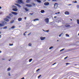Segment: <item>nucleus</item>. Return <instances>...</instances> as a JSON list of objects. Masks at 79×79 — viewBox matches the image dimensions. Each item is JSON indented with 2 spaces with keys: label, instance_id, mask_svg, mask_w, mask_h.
I'll return each mask as SVG.
<instances>
[{
  "label": "nucleus",
  "instance_id": "de8ad7c7",
  "mask_svg": "<svg viewBox=\"0 0 79 79\" xmlns=\"http://www.w3.org/2000/svg\"><path fill=\"white\" fill-rule=\"evenodd\" d=\"M77 1H75V2H74V3H77Z\"/></svg>",
  "mask_w": 79,
  "mask_h": 79
},
{
  "label": "nucleus",
  "instance_id": "603ef678",
  "mask_svg": "<svg viewBox=\"0 0 79 79\" xmlns=\"http://www.w3.org/2000/svg\"><path fill=\"white\" fill-rule=\"evenodd\" d=\"M2 60H5V59H2Z\"/></svg>",
  "mask_w": 79,
  "mask_h": 79
},
{
  "label": "nucleus",
  "instance_id": "412c9836",
  "mask_svg": "<svg viewBox=\"0 0 79 79\" xmlns=\"http://www.w3.org/2000/svg\"><path fill=\"white\" fill-rule=\"evenodd\" d=\"M77 23L78 24H79V19L77 20Z\"/></svg>",
  "mask_w": 79,
  "mask_h": 79
},
{
  "label": "nucleus",
  "instance_id": "bb28decb",
  "mask_svg": "<svg viewBox=\"0 0 79 79\" xmlns=\"http://www.w3.org/2000/svg\"><path fill=\"white\" fill-rule=\"evenodd\" d=\"M14 22V20H12V21H11L10 22V23H13Z\"/></svg>",
  "mask_w": 79,
  "mask_h": 79
},
{
  "label": "nucleus",
  "instance_id": "5fc2aeb1",
  "mask_svg": "<svg viewBox=\"0 0 79 79\" xmlns=\"http://www.w3.org/2000/svg\"><path fill=\"white\" fill-rule=\"evenodd\" d=\"M69 5H71V4H69Z\"/></svg>",
  "mask_w": 79,
  "mask_h": 79
},
{
  "label": "nucleus",
  "instance_id": "a19ab883",
  "mask_svg": "<svg viewBox=\"0 0 79 79\" xmlns=\"http://www.w3.org/2000/svg\"><path fill=\"white\" fill-rule=\"evenodd\" d=\"M54 18H56V16H55L54 17Z\"/></svg>",
  "mask_w": 79,
  "mask_h": 79
},
{
  "label": "nucleus",
  "instance_id": "680f3d73",
  "mask_svg": "<svg viewBox=\"0 0 79 79\" xmlns=\"http://www.w3.org/2000/svg\"><path fill=\"white\" fill-rule=\"evenodd\" d=\"M71 21H72V19H70Z\"/></svg>",
  "mask_w": 79,
  "mask_h": 79
},
{
  "label": "nucleus",
  "instance_id": "69168bd1",
  "mask_svg": "<svg viewBox=\"0 0 79 79\" xmlns=\"http://www.w3.org/2000/svg\"><path fill=\"white\" fill-rule=\"evenodd\" d=\"M9 60V61H10V60Z\"/></svg>",
  "mask_w": 79,
  "mask_h": 79
},
{
  "label": "nucleus",
  "instance_id": "473e14b6",
  "mask_svg": "<svg viewBox=\"0 0 79 79\" xmlns=\"http://www.w3.org/2000/svg\"><path fill=\"white\" fill-rule=\"evenodd\" d=\"M62 34H63V33L60 34L59 35V37H61V35H62Z\"/></svg>",
  "mask_w": 79,
  "mask_h": 79
},
{
  "label": "nucleus",
  "instance_id": "1a4fd4ad",
  "mask_svg": "<svg viewBox=\"0 0 79 79\" xmlns=\"http://www.w3.org/2000/svg\"><path fill=\"white\" fill-rule=\"evenodd\" d=\"M4 20L6 21L7 22H8L9 21V20L8 19L5 18L4 19Z\"/></svg>",
  "mask_w": 79,
  "mask_h": 79
},
{
  "label": "nucleus",
  "instance_id": "2eb2a0df",
  "mask_svg": "<svg viewBox=\"0 0 79 79\" xmlns=\"http://www.w3.org/2000/svg\"><path fill=\"white\" fill-rule=\"evenodd\" d=\"M65 27H70V25H65Z\"/></svg>",
  "mask_w": 79,
  "mask_h": 79
},
{
  "label": "nucleus",
  "instance_id": "f8f14e48",
  "mask_svg": "<svg viewBox=\"0 0 79 79\" xmlns=\"http://www.w3.org/2000/svg\"><path fill=\"white\" fill-rule=\"evenodd\" d=\"M15 5H17V6H19V8L21 7V6H20V5L18 4H15Z\"/></svg>",
  "mask_w": 79,
  "mask_h": 79
},
{
  "label": "nucleus",
  "instance_id": "864d4df0",
  "mask_svg": "<svg viewBox=\"0 0 79 79\" xmlns=\"http://www.w3.org/2000/svg\"><path fill=\"white\" fill-rule=\"evenodd\" d=\"M9 76H10V73H9Z\"/></svg>",
  "mask_w": 79,
  "mask_h": 79
},
{
  "label": "nucleus",
  "instance_id": "bf43d9fd",
  "mask_svg": "<svg viewBox=\"0 0 79 79\" xmlns=\"http://www.w3.org/2000/svg\"><path fill=\"white\" fill-rule=\"evenodd\" d=\"M26 32H27V31H26V32H25V33H26Z\"/></svg>",
  "mask_w": 79,
  "mask_h": 79
},
{
  "label": "nucleus",
  "instance_id": "9b49d317",
  "mask_svg": "<svg viewBox=\"0 0 79 79\" xmlns=\"http://www.w3.org/2000/svg\"><path fill=\"white\" fill-rule=\"evenodd\" d=\"M26 6H29L30 7H31V6H32V5H31V4H27L26 5Z\"/></svg>",
  "mask_w": 79,
  "mask_h": 79
},
{
  "label": "nucleus",
  "instance_id": "338daca9",
  "mask_svg": "<svg viewBox=\"0 0 79 79\" xmlns=\"http://www.w3.org/2000/svg\"><path fill=\"white\" fill-rule=\"evenodd\" d=\"M49 1H50V0H48Z\"/></svg>",
  "mask_w": 79,
  "mask_h": 79
},
{
  "label": "nucleus",
  "instance_id": "f704fd0d",
  "mask_svg": "<svg viewBox=\"0 0 79 79\" xmlns=\"http://www.w3.org/2000/svg\"><path fill=\"white\" fill-rule=\"evenodd\" d=\"M64 50V48L62 49V50H60V52H61V51H63V50Z\"/></svg>",
  "mask_w": 79,
  "mask_h": 79
},
{
  "label": "nucleus",
  "instance_id": "6e6d98bb",
  "mask_svg": "<svg viewBox=\"0 0 79 79\" xmlns=\"http://www.w3.org/2000/svg\"><path fill=\"white\" fill-rule=\"evenodd\" d=\"M2 53V51H0V53Z\"/></svg>",
  "mask_w": 79,
  "mask_h": 79
},
{
  "label": "nucleus",
  "instance_id": "0eeeda50",
  "mask_svg": "<svg viewBox=\"0 0 79 79\" xmlns=\"http://www.w3.org/2000/svg\"><path fill=\"white\" fill-rule=\"evenodd\" d=\"M44 5L46 6L49 5V3L48 2H46L44 3Z\"/></svg>",
  "mask_w": 79,
  "mask_h": 79
},
{
  "label": "nucleus",
  "instance_id": "4468645a",
  "mask_svg": "<svg viewBox=\"0 0 79 79\" xmlns=\"http://www.w3.org/2000/svg\"><path fill=\"white\" fill-rule=\"evenodd\" d=\"M41 13H45V11H44V10H42L41 11Z\"/></svg>",
  "mask_w": 79,
  "mask_h": 79
},
{
  "label": "nucleus",
  "instance_id": "052dcab7",
  "mask_svg": "<svg viewBox=\"0 0 79 79\" xmlns=\"http://www.w3.org/2000/svg\"><path fill=\"white\" fill-rule=\"evenodd\" d=\"M58 41H59V40H57V42H58Z\"/></svg>",
  "mask_w": 79,
  "mask_h": 79
},
{
  "label": "nucleus",
  "instance_id": "c756f323",
  "mask_svg": "<svg viewBox=\"0 0 79 79\" xmlns=\"http://www.w3.org/2000/svg\"><path fill=\"white\" fill-rule=\"evenodd\" d=\"M7 28V27L5 26L4 27L3 29H6Z\"/></svg>",
  "mask_w": 79,
  "mask_h": 79
},
{
  "label": "nucleus",
  "instance_id": "13d9d810",
  "mask_svg": "<svg viewBox=\"0 0 79 79\" xmlns=\"http://www.w3.org/2000/svg\"><path fill=\"white\" fill-rule=\"evenodd\" d=\"M47 32H48V30H47Z\"/></svg>",
  "mask_w": 79,
  "mask_h": 79
},
{
  "label": "nucleus",
  "instance_id": "7ed1b4c3",
  "mask_svg": "<svg viewBox=\"0 0 79 79\" xmlns=\"http://www.w3.org/2000/svg\"><path fill=\"white\" fill-rule=\"evenodd\" d=\"M45 22L47 23H49V20L48 19V18L45 19Z\"/></svg>",
  "mask_w": 79,
  "mask_h": 79
},
{
  "label": "nucleus",
  "instance_id": "58836bf2",
  "mask_svg": "<svg viewBox=\"0 0 79 79\" xmlns=\"http://www.w3.org/2000/svg\"><path fill=\"white\" fill-rule=\"evenodd\" d=\"M68 56H67V57H65L64 59V60H65V59H66V58H68Z\"/></svg>",
  "mask_w": 79,
  "mask_h": 79
},
{
  "label": "nucleus",
  "instance_id": "72a5a7b5",
  "mask_svg": "<svg viewBox=\"0 0 79 79\" xmlns=\"http://www.w3.org/2000/svg\"><path fill=\"white\" fill-rule=\"evenodd\" d=\"M10 68H9L7 69V71H10Z\"/></svg>",
  "mask_w": 79,
  "mask_h": 79
},
{
  "label": "nucleus",
  "instance_id": "dca6fc26",
  "mask_svg": "<svg viewBox=\"0 0 79 79\" xmlns=\"http://www.w3.org/2000/svg\"><path fill=\"white\" fill-rule=\"evenodd\" d=\"M33 21H39V19H34Z\"/></svg>",
  "mask_w": 79,
  "mask_h": 79
},
{
  "label": "nucleus",
  "instance_id": "4d7b16f0",
  "mask_svg": "<svg viewBox=\"0 0 79 79\" xmlns=\"http://www.w3.org/2000/svg\"><path fill=\"white\" fill-rule=\"evenodd\" d=\"M1 36H2V35H0V38H1Z\"/></svg>",
  "mask_w": 79,
  "mask_h": 79
},
{
  "label": "nucleus",
  "instance_id": "6e6552de",
  "mask_svg": "<svg viewBox=\"0 0 79 79\" xmlns=\"http://www.w3.org/2000/svg\"><path fill=\"white\" fill-rule=\"evenodd\" d=\"M18 2L19 3H23V2L22 0H18Z\"/></svg>",
  "mask_w": 79,
  "mask_h": 79
},
{
  "label": "nucleus",
  "instance_id": "e433bc0d",
  "mask_svg": "<svg viewBox=\"0 0 79 79\" xmlns=\"http://www.w3.org/2000/svg\"><path fill=\"white\" fill-rule=\"evenodd\" d=\"M70 64L69 63H67L65 64H66V65H68V64Z\"/></svg>",
  "mask_w": 79,
  "mask_h": 79
},
{
  "label": "nucleus",
  "instance_id": "b1692460",
  "mask_svg": "<svg viewBox=\"0 0 79 79\" xmlns=\"http://www.w3.org/2000/svg\"><path fill=\"white\" fill-rule=\"evenodd\" d=\"M32 59H31L29 60V62H31L32 61Z\"/></svg>",
  "mask_w": 79,
  "mask_h": 79
},
{
  "label": "nucleus",
  "instance_id": "c03bdc74",
  "mask_svg": "<svg viewBox=\"0 0 79 79\" xmlns=\"http://www.w3.org/2000/svg\"><path fill=\"white\" fill-rule=\"evenodd\" d=\"M60 12H57V14H60Z\"/></svg>",
  "mask_w": 79,
  "mask_h": 79
},
{
  "label": "nucleus",
  "instance_id": "5701e85b",
  "mask_svg": "<svg viewBox=\"0 0 79 79\" xmlns=\"http://www.w3.org/2000/svg\"><path fill=\"white\" fill-rule=\"evenodd\" d=\"M52 48H53V46H51L49 48V50H51Z\"/></svg>",
  "mask_w": 79,
  "mask_h": 79
},
{
  "label": "nucleus",
  "instance_id": "79ce46f5",
  "mask_svg": "<svg viewBox=\"0 0 79 79\" xmlns=\"http://www.w3.org/2000/svg\"><path fill=\"white\" fill-rule=\"evenodd\" d=\"M23 35H26V34H25V33H23Z\"/></svg>",
  "mask_w": 79,
  "mask_h": 79
},
{
  "label": "nucleus",
  "instance_id": "a18cd8bd",
  "mask_svg": "<svg viewBox=\"0 0 79 79\" xmlns=\"http://www.w3.org/2000/svg\"><path fill=\"white\" fill-rule=\"evenodd\" d=\"M30 34H31V33H29V34H28V35H30Z\"/></svg>",
  "mask_w": 79,
  "mask_h": 79
},
{
  "label": "nucleus",
  "instance_id": "a878e982",
  "mask_svg": "<svg viewBox=\"0 0 79 79\" xmlns=\"http://www.w3.org/2000/svg\"><path fill=\"white\" fill-rule=\"evenodd\" d=\"M66 35L67 37H69V35H68V34H66Z\"/></svg>",
  "mask_w": 79,
  "mask_h": 79
},
{
  "label": "nucleus",
  "instance_id": "c9c22d12",
  "mask_svg": "<svg viewBox=\"0 0 79 79\" xmlns=\"http://www.w3.org/2000/svg\"><path fill=\"white\" fill-rule=\"evenodd\" d=\"M77 8H79V5H77Z\"/></svg>",
  "mask_w": 79,
  "mask_h": 79
},
{
  "label": "nucleus",
  "instance_id": "7c9ffc66",
  "mask_svg": "<svg viewBox=\"0 0 79 79\" xmlns=\"http://www.w3.org/2000/svg\"><path fill=\"white\" fill-rule=\"evenodd\" d=\"M31 45H32V44H31V43H29V46H31Z\"/></svg>",
  "mask_w": 79,
  "mask_h": 79
},
{
  "label": "nucleus",
  "instance_id": "f257e3e1",
  "mask_svg": "<svg viewBox=\"0 0 79 79\" xmlns=\"http://www.w3.org/2000/svg\"><path fill=\"white\" fill-rule=\"evenodd\" d=\"M5 24H6V22L4 21L2 22V23H0V27H2V26H4Z\"/></svg>",
  "mask_w": 79,
  "mask_h": 79
},
{
  "label": "nucleus",
  "instance_id": "a211bd4d",
  "mask_svg": "<svg viewBox=\"0 0 79 79\" xmlns=\"http://www.w3.org/2000/svg\"><path fill=\"white\" fill-rule=\"evenodd\" d=\"M36 1L38 3H41V1L40 0H37Z\"/></svg>",
  "mask_w": 79,
  "mask_h": 79
},
{
  "label": "nucleus",
  "instance_id": "aec40b11",
  "mask_svg": "<svg viewBox=\"0 0 79 79\" xmlns=\"http://www.w3.org/2000/svg\"><path fill=\"white\" fill-rule=\"evenodd\" d=\"M25 10L26 11H29V10L27 9V8H25Z\"/></svg>",
  "mask_w": 79,
  "mask_h": 79
},
{
  "label": "nucleus",
  "instance_id": "20e7f679",
  "mask_svg": "<svg viewBox=\"0 0 79 79\" xmlns=\"http://www.w3.org/2000/svg\"><path fill=\"white\" fill-rule=\"evenodd\" d=\"M58 7V3H55L54 4V8H56Z\"/></svg>",
  "mask_w": 79,
  "mask_h": 79
},
{
  "label": "nucleus",
  "instance_id": "8fccbe9b",
  "mask_svg": "<svg viewBox=\"0 0 79 79\" xmlns=\"http://www.w3.org/2000/svg\"><path fill=\"white\" fill-rule=\"evenodd\" d=\"M57 14H58L57 13H56L55 15H57Z\"/></svg>",
  "mask_w": 79,
  "mask_h": 79
},
{
  "label": "nucleus",
  "instance_id": "f03ea898",
  "mask_svg": "<svg viewBox=\"0 0 79 79\" xmlns=\"http://www.w3.org/2000/svg\"><path fill=\"white\" fill-rule=\"evenodd\" d=\"M12 7L15 8H13L12 9L13 11H18V9H17V7H16V6H13Z\"/></svg>",
  "mask_w": 79,
  "mask_h": 79
},
{
  "label": "nucleus",
  "instance_id": "393cba45",
  "mask_svg": "<svg viewBox=\"0 0 79 79\" xmlns=\"http://www.w3.org/2000/svg\"><path fill=\"white\" fill-rule=\"evenodd\" d=\"M31 4H32V5H33V6H35V4L33 3H31Z\"/></svg>",
  "mask_w": 79,
  "mask_h": 79
},
{
  "label": "nucleus",
  "instance_id": "6ab92c4d",
  "mask_svg": "<svg viewBox=\"0 0 79 79\" xmlns=\"http://www.w3.org/2000/svg\"><path fill=\"white\" fill-rule=\"evenodd\" d=\"M6 18H8V19H11V17H10L9 16H7Z\"/></svg>",
  "mask_w": 79,
  "mask_h": 79
},
{
  "label": "nucleus",
  "instance_id": "37998d69",
  "mask_svg": "<svg viewBox=\"0 0 79 79\" xmlns=\"http://www.w3.org/2000/svg\"><path fill=\"white\" fill-rule=\"evenodd\" d=\"M56 63H54V64H52V65H54L55 64H56Z\"/></svg>",
  "mask_w": 79,
  "mask_h": 79
},
{
  "label": "nucleus",
  "instance_id": "cd10ccee",
  "mask_svg": "<svg viewBox=\"0 0 79 79\" xmlns=\"http://www.w3.org/2000/svg\"><path fill=\"white\" fill-rule=\"evenodd\" d=\"M9 15L10 16H11V17L13 16V15L12 14H10Z\"/></svg>",
  "mask_w": 79,
  "mask_h": 79
},
{
  "label": "nucleus",
  "instance_id": "3c124183",
  "mask_svg": "<svg viewBox=\"0 0 79 79\" xmlns=\"http://www.w3.org/2000/svg\"><path fill=\"white\" fill-rule=\"evenodd\" d=\"M0 9H2V7L0 6Z\"/></svg>",
  "mask_w": 79,
  "mask_h": 79
},
{
  "label": "nucleus",
  "instance_id": "4c0bfd02",
  "mask_svg": "<svg viewBox=\"0 0 79 79\" xmlns=\"http://www.w3.org/2000/svg\"><path fill=\"white\" fill-rule=\"evenodd\" d=\"M39 70H40V69H38L37 70H36V72H37V71H39Z\"/></svg>",
  "mask_w": 79,
  "mask_h": 79
},
{
  "label": "nucleus",
  "instance_id": "ea45409f",
  "mask_svg": "<svg viewBox=\"0 0 79 79\" xmlns=\"http://www.w3.org/2000/svg\"><path fill=\"white\" fill-rule=\"evenodd\" d=\"M26 18H27L26 17H25L24 18V19H26Z\"/></svg>",
  "mask_w": 79,
  "mask_h": 79
},
{
  "label": "nucleus",
  "instance_id": "ddd939ff",
  "mask_svg": "<svg viewBox=\"0 0 79 79\" xmlns=\"http://www.w3.org/2000/svg\"><path fill=\"white\" fill-rule=\"evenodd\" d=\"M22 20V18H19L18 19V20L19 21H21Z\"/></svg>",
  "mask_w": 79,
  "mask_h": 79
},
{
  "label": "nucleus",
  "instance_id": "49530a36",
  "mask_svg": "<svg viewBox=\"0 0 79 79\" xmlns=\"http://www.w3.org/2000/svg\"><path fill=\"white\" fill-rule=\"evenodd\" d=\"M21 79H24V77H23V78H21Z\"/></svg>",
  "mask_w": 79,
  "mask_h": 79
},
{
  "label": "nucleus",
  "instance_id": "09e8293b",
  "mask_svg": "<svg viewBox=\"0 0 79 79\" xmlns=\"http://www.w3.org/2000/svg\"><path fill=\"white\" fill-rule=\"evenodd\" d=\"M56 0H52L53 2H55V1H56Z\"/></svg>",
  "mask_w": 79,
  "mask_h": 79
},
{
  "label": "nucleus",
  "instance_id": "9d476101",
  "mask_svg": "<svg viewBox=\"0 0 79 79\" xmlns=\"http://www.w3.org/2000/svg\"><path fill=\"white\" fill-rule=\"evenodd\" d=\"M45 37H40V39L41 40H45Z\"/></svg>",
  "mask_w": 79,
  "mask_h": 79
},
{
  "label": "nucleus",
  "instance_id": "774afa93",
  "mask_svg": "<svg viewBox=\"0 0 79 79\" xmlns=\"http://www.w3.org/2000/svg\"><path fill=\"white\" fill-rule=\"evenodd\" d=\"M1 13H0V14H1Z\"/></svg>",
  "mask_w": 79,
  "mask_h": 79
},
{
  "label": "nucleus",
  "instance_id": "f3484780",
  "mask_svg": "<svg viewBox=\"0 0 79 79\" xmlns=\"http://www.w3.org/2000/svg\"><path fill=\"white\" fill-rule=\"evenodd\" d=\"M31 0H27L26 2L27 3H29Z\"/></svg>",
  "mask_w": 79,
  "mask_h": 79
},
{
  "label": "nucleus",
  "instance_id": "423d86ee",
  "mask_svg": "<svg viewBox=\"0 0 79 79\" xmlns=\"http://www.w3.org/2000/svg\"><path fill=\"white\" fill-rule=\"evenodd\" d=\"M11 13L13 15H18V13L15 12H11Z\"/></svg>",
  "mask_w": 79,
  "mask_h": 79
},
{
  "label": "nucleus",
  "instance_id": "0e129e2a",
  "mask_svg": "<svg viewBox=\"0 0 79 79\" xmlns=\"http://www.w3.org/2000/svg\"><path fill=\"white\" fill-rule=\"evenodd\" d=\"M0 34H1V32L0 31Z\"/></svg>",
  "mask_w": 79,
  "mask_h": 79
},
{
  "label": "nucleus",
  "instance_id": "2f4dec72",
  "mask_svg": "<svg viewBox=\"0 0 79 79\" xmlns=\"http://www.w3.org/2000/svg\"><path fill=\"white\" fill-rule=\"evenodd\" d=\"M41 75H40L38 77V78H40V77L41 76Z\"/></svg>",
  "mask_w": 79,
  "mask_h": 79
},
{
  "label": "nucleus",
  "instance_id": "4be33fe9",
  "mask_svg": "<svg viewBox=\"0 0 79 79\" xmlns=\"http://www.w3.org/2000/svg\"><path fill=\"white\" fill-rule=\"evenodd\" d=\"M15 26H12L11 27V29H14V28H15Z\"/></svg>",
  "mask_w": 79,
  "mask_h": 79
},
{
  "label": "nucleus",
  "instance_id": "e2e57ef3",
  "mask_svg": "<svg viewBox=\"0 0 79 79\" xmlns=\"http://www.w3.org/2000/svg\"><path fill=\"white\" fill-rule=\"evenodd\" d=\"M78 35H79V33L78 34Z\"/></svg>",
  "mask_w": 79,
  "mask_h": 79
},
{
  "label": "nucleus",
  "instance_id": "39448f33",
  "mask_svg": "<svg viewBox=\"0 0 79 79\" xmlns=\"http://www.w3.org/2000/svg\"><path fill=\"white\" fill-rule=\"evenodd\" d=\"M64 14L65 15H69V12L68 11H65L64 12Z\"/></svg>",
  "mask_w": 79,
  "mask_h": 79
},
{
  "label": "nucleus",
  "instance_id": "c85d7f7f",
  "mask_svg": "<svg viewBox=\"0 0 79 79\" xmlns=\"http://www.w3.org/2000/svg\"><path fill=\"white\" fill-rule=\"evenodd\" d=\"M13 44H9L10 46H12V45H13Z\"/></svg>",
  "mask_w": 79,
  "mask_h": 79
}]
</instances>
